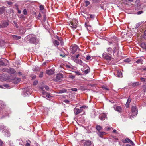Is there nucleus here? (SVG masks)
I'll list each match as a JSON object with an SVG mask.
<instances>
[{
	"label": "nucleus",
	"mask_w": 146,
	"mask_h": 146,
	"mask_svg": "<svg viewBox=\"0 0 146 146\" xmlns=\"http://www.w3.org/2000/svg\"><path fill=\"white\" fill-rule=\"evenodd\" d=\"M79 56V54H77L76 56H72L71 57V59L76 63L81 65H82L83 64V62L81 60L78 59Z\"/></svg>",
	"instance_id": "nucleus-1"
},
{
	"label": "nucleus",
	"mask_w": 146,
	"mask_h": 146,
	"mask_svg": "<svg viewBox=\"0 0 146 146\" xmlns=\"http://www.w3.org/2000/svg\"><path fill=\"white\" fill-rule=\"evenodd\" d=\"M0 130L5 134V135L7 137L10 136V133L9 131L6 129V127L3 125H0Z\"/></svg>",
	"instance_id": "nucleus-2"
},
{
	"label": "nucleus",
	"mask_w": 146,
	"mask_h": 146,
	"mask_svg": "<svg viewBox=\"0 0 146 146\" xmlns=\"http://www.w3.org/2000/svg\"><path fill=\"white\" fill-rule=\"evenodd\" d=\"M28 38H29V41L31 43L35 44L36 40V36L33 34H30L27 36Z\"/></svg>",
	"instance_id": "nucleus-3"
},
{
	"label": "nucleus",
	"mask_w": 146,
	"mask_h": 146,
	"mask_svg": "<svg viewBox=\"0 0 146 146\" xmlns=\"http://www.w3.org/2000/svg\"><path fill=\"white\" fill-rule=\"evenodd\" d=\"M103 58L107 60H111L112 59V55L111 54L104 53L102 54Z\"/></svg>",
	"instance_id": "nucleus-4"
},
{
	"label": "nucleus",
	"mask_w": 146,
	"mask_h": 146,
	"mask_svg": "<svg viewBox=\"0 0 146 146\" xmlns=\"http://www.w3.org/2000/svg\"><path fill=\"white\" fill-rule=\"evenodd\" d=\"M78 21L76 19H74L72 21L69 23L70 25H72L71 27L73 28H76V24Z\"/></svg>",
	"instance_id": "nucleus-5"
},
{
	"label": "nucleus",
	"mask_w": 146,
	"mask_h": 146,
	"mask_svg": "<svg viewBox=\"0 0 146 146\" xmlns=\"http://www.w3.org/2000/svg\"><path fill=\"white\" fill-rule=\"evenodd\" d=\"M131 111L133 116H135L137 114V110L135 106H133L131 108Z\"/></svg>",
	"instance_id": "nucleus-6"
},
{
	"label": "nucleus",
	"mask_w": 146,
	"mask_h": 146,
	"mask_svg": "<svg viewBox=\"0 0 146 146\" xmlns=\"http://www.w3.org/2000/svg\"><path fill=\"white\" fill-rule=\"evenodd\" d=\"M116 41L115 42V44H114V47L113 48V54L114 55V54L117 53H118L119 51V47L118 46V45L117 43H116Z\"/></svg>",
	"instance_id": "nucleus-7"
},
{
	"label": "nucleus",
	"mask_w": 146,
	"mask_h": 146,
	"mask_svg": "<svg viewBox=\"0 0 146 146\" xmlns=\"http://www.w3.org/2000/svg\"><path fill=\"white\" fill-rule=\"evenodd\" d=\"M83 109L81 108V107H80L79 109L77 108L76 107L74 109V113L76 115H78L82 111Z\"/></svg>",
	"instance_id": "nucleus-8"
},
{
	"label": "nucleus",
	"mask_w": 146,
	"mask_h": 146,
	"mask_svg": "<svg viewBox=\"0 0 146 146\" xmlns=\"http://www.w3.org/2000/svg\"><path fill=\"white\" fill-rule=\"evenodd\" d=\"M5 71L9 74H13L15 73L16 72L15 70L13 68H10L9 69H7Z\"/></svg>",
	"instance_id": "nucleus-9"
},
{
	"label": "nucleus",
	"mask_w": 146,
	"mask_h": 146,
	"mask_svg": "<svg viewBox=\"0 0 146 146\" xmlns=\"http://www.w3.org/2000/svg\"><path fill=\"white\" fill-rule=\"evenodd\" d=\"M23 94L25 96H27L31 94V93L29 91V89L28 88H26L24 89L23 92Z\"/></svg>",
	"instance_id": "nucleus-10"
},
{
	"label": "nucleus",
	"mask_w": 146,
	"mask_h": 146,
	"mask_svg": "<svg viewBox=\"0 0 146 146\" xmlns=\"http://www.w3.org/2000/svg\"><path fill=\"white\" fill-rule=\"evenodd\" d=\"M114 110L119 113H121L122 112V108L121 106H114Z\"/></svg>",
	"instance_id": "nucleus-11"
},
{
	"label": "nucleus",
	"mask_w": 146,
	"mask_h": 146,
	"mask_svg": "<svg viewBox=\"0 0 146 146\" xmlns=\"http://www.w3.org/2000/svg\"><path fill=\"white\" fill-rule=\"evenodd\" d=\"M9 25V23L8 21H5L3 22L2 25L0 24V28H3L6 27Z\"/></svg>",
	"instance_id": "nucleus-12"
},
{
	"label": "nucleus",
	"mask_w": 146,
	"mask_h": 146,
	"mask_svg": "<svg viewBox=\"0 0 146 146\" xmlns=\"http://www.w3.org/2000/svg\"><path fill=\"white\" fill-rule=\"evenodd\" d=\"M63 78V75L61 74H58L56 76V80L57 81H60Z\"/></svg>",
	"instance_id": "nucleus-13"
},
{
	"label": "nucleus",
	"mask_w": 146,
	"mask_h": 146,
	"mask_svg": "<svg viewBox=\"0 0 146 146\" xmlns=\"http://www.w3.org/2000/svg\"><path fill=\"white\" fill-rule=\"evenodd\" d=\"M79 48L77 45H74L72 47V52L73 53H74Z\"/></svg>",
	"instance_id": "nucleus-14"
},
{
	"label": "nucleus",
	"mask_w": 146,
	"mask_h": 146,
	"mask_svg": "<svg viewBox=\"0 0 146 146\" xmlns=\"http://www.w3.org/2000/svg\"><path fill=\"white\" fill-rule=\"evenodd\" d=\"M54 70L52 69L48 70L46 71V73L49 75H51L54 73Z\"/></svg>",
	"instance_id": "nucleus-15"
},
{
	"label": "nucleus",
	"mask_w": 146,
	"mask_h": 146,
	"mask_svg": "<svg viewBox=\"0 0 146 146\" xmlns=\"http://www.w3.org/2000/svg\"><path fill=\"white\" fill-rule=\"evenodd\" d=\"M89 19H88V20H86L85 23V25L87 27V29L88 30H89V29H90L91 27V26L89 24Z\"/></svg>",
	"instance_id": "nucleus-16"
},
{
	"label": "nucleus",
	"mask_w": 146,
	"mask_h": 146,
	"mask_svg": "<svg viewBox=\"0 0 146 146\" xmlns=\"http://www.w3.org/2000/svg\"><path fill=\"white\" fill-rule=\"evenodd\" d=\"M97 134L100 137L103 138V135H106V133L104 132L98 131L97 133Z\"/></svg>",
	"instance_id": "nucleus-17"
},
{
	"label": "nucleus",
	"mask_w": 146,
	"mask_h": 146,
	"mask_svg": "<svg viewBox=\"0 0 146 146\" xmlns=\"http://www.w3.org/2000/svg\"><path fill=\"white\" fill-rule=\"evenodd\" d=\"M99 118L102 121L105 120L106 118V115L105 113L99 116Z\"/></svg>",
	"instance_id": "nucleus-18"
},
{
	"label": "nucleus",
	"mask_w": 146,
	"mask_h": 146,
	"mask_svg": "<svg viewBox=\"0 0 146 146\" xmlns=\"http://www.w3.org/2000/svg\"><path fill=\"white\" fill-rule=\"evenodd\" d=\"M11 36L13 40H19L21 38V37L19 36H17L12 35Z\"/></svg>",
	"instance_id": "nucleus-19"
},
{
	"label": "nucleus",
	"mask_w": 146,
	"mask_h": 146,
	"mask_svg": "<svg viewBox=\"0 0 146 146\" xmlns=\"http://www.w3.org/2000/svg\"><path fill=\"white\" fill-rule=\"evenodd\" d=\"M116 41V43H117V40L115 39V38H112L111 40V41H108V44L109 45H110L111 44H113L114 45L115 44V42H115Z\"/></svg>",
	"instance_id": "nucleus-20"
},
{
	"label": "nucleus",
	"mask_w": 146,
	"mask_h": 146,
	"mask_svg": "<svg viewBox=\"0 0 146 146\" xmlns=\"http://www.w3.org/2000/svg\"><path fill=\"white\" fill-rule=\"evenodd\" d=\"M124 142L125 143H129L132 145H133L134 144L133 142L131 140L128 138L125 139V140L124 141Z\"/></svg>",
	"instance_id": "nucleus-21"
},
{
	"label": "nucleus",
	"mask_w": 146,
	"mask_h": 146,
	"mask_svg": "<svg viewBox=\"0 0 146 146\" xmlns=\"http://www.w3.org/2000/svg\"><path fill=\"white\" fill-rule=\"evenodd\" d=\"M131 99L129 97L128 99L127 102L125 104V106L126 108H128L129 107V103L131 102Z\"/></svg>",
	"instance_id": "nucleus-22"
},
{
	"label": "nucleus",
	"mask_w": 146,
	"mask_h": 146,
	"mask_svg": "<svg viewBox=\"0 0 146 146\" xmlns=\"http://www.w3.org/2000/svg\"><path fill=\"white\" fill-rule=\"evenodd\" d=\"M46 19H42V20H41L42 24L44 25H47L48 24V20H46Z\"/></svg>",
	"instance_id": "nucleus-23"
},
{
	"label": "nucleus",
	"mask_w": 146,
	"mask_h": 146,
	"mask_svg": "<svg viewBox=\"0 0 146 146\" xmlns=\"http://www.w3.org/2000/svg\"><path fill=\"white\" fill-rule=\"evenodd\" d=\"M91 145V141H86L84 143V146H90Z\"/></svg>",
	"instance_id": "nucleus-24"
},
{
	"label": "nucleus",
	"mask_w": 146,
	"mask_h": 146,
	"mask_svg": "<svg viewBox=\"0 0 146 146\" xmlns=\"http://www.w3.org/2000/svg\"><path fill=\"white\" fill-rule=\"evenodd\" d=\"M96 128L98 132L100 131L102 129V127L100 125H97L96 127Z\"/></svg>",
	"instance_id": "nucleus-25"
},
{
	"label": "nucleus",
	"mask_w": 146,
	"mask_h": 146,
	"mask_svg": "<svg viewBox=\"0 0 146 146\" xmlns=\"http://www.w3.org/2000/svg\"><path fill=\"white\" fill-rule=\"evenodd\" d=\"M137 1H136L135 4V8L137 9H139L141 8V5L139 4V5L137 4Z\"/></svg>",
	"instance_id": "nucleus-26"
},
{
	"label": "nucleus",
	"mask_w": 146,
	"mask_h": 146,
	"mask_svg": "<svg viewBox=\"0 0 146 146\" xmlns=\"http://www.w3.org/2000/svg\"><path fill=\"white\" fill-rule=\"evenodd\" d=\"M53 44L56 46H58L60 44L59 42L57 40H55L53 41Z\"/></svg>",
	"instance_id": "nucleus-27"
},
{
	"label": "nucleus",
	"mask_w": 146,
	"mask_h": 146,
	"mask_svg": "<svg viewBox=\"0 0 146 146\" xmlns=\"http://www.w3.org/2000/svg\"><path fill=\"white\" fill-rule=\"evenodd\" d=\"M143 60L141 58L138 59V60L135 62L137 64L140 63L141 64H143Z\"/></svg>",
	"instance_id": "nucleus-28"
},
{
	"label": "nucleus",
	"mask_w": 146,
	"mask_h": 146,
	"mask_svg": "<svg viewBox=\"0 0 146 146\" xmlns=\"http://www.w3.org/2000/svg\"><path fill=\"white\" fill-rule=\"evenodd\" d=\"M5 44L4 41L2 40H0V47L4 46Z\"/></svg>",
	"instance_id": "nucleus-29"
},
{
	"label": "nucleus",
	"mask_w": 146,
	"mask_h": 146,
	"mask_svg": "<svg viewBox=\"0 0 146 146\" xmlns=\"http://www.w3.org/2000/svg\"><path fill=\"white\" fill-rule=\"evenodd\" d=\"M67 91V90L66 89H64L60 90H59L58 93L61 94L63 93L66 92Z\"/></svg>",
	"instance_id": "nucleus-30"
},
{
	"label": "nucleus",
	"mask_w": 146,
	"mask_h": 146,
	"mask_svg": "<svg viewBox=\"0 0 146 146\" xmlns=\"http://www.w3.org/2000/svg\"><path fill=\"white\" fill-rule=\"evenodd\" d=\"M5 11L4 8L2 7L0 8V14H3Z\"/></svg>",
	"instance_id": "nucleus-31"
},
{
	"label": "nucleus",
	"mask_w": 146,
	"mask_h": 146,
	"mask_svg": "<svg viewBox=\"0 0 146 146\" xmlns=\"http://www.w3.org/2000/svg\"><path fill=\"white\" fill-rule=\"evenodd\" d=\"M107 51L109 54H110L112 53V49L111 47H109L107 48Z\"/></svg>",
	"instance_id": "nucleus-32"
},
{
	"label": "nucleus",
	"mask_w": 146,
	"mask_h": 146,
	"mask_svg": "<svg viewBox=\"0 0 146 146\" xmlns=\"http://www.w3.org/2000/svg\"><path fill=\"white\" fill-rule=\"evenodd\" d=\"M141 47L144 49H146V44L144 43H142L141 44Z\"/></svg>",
	"instance_id": "nucleus-33"
},
{
	"label": "nucleus",
	"mask_w": 146,
	"mask_h": 146,
	"mask_svg": "<svg viewBox=\"0 0 146 146\" xmlns=\"http://www.w3.org/2000/svg\"><path fill=\"white\" fill-rule=\"evenodd\" d=\"M31 143V142L29 140H27V143L25 144V146H30Z\"/></svg>",
	"instance_id": "nucleus-34"
},
{
	"label": "nucleus",
	"mask_w": 146,
	"mask_h": 146,
	"mask_svg": "<svg viewBox=\"0 0 146 146\" xmlns=\"http://www.w3.org/2000/svg\"><path fill=\"white\" fill-rule=\"evenodd\" d=\"M139 85V82H135L134 83H133L132 84V86L134 87H135L136 86H138Z\"/></svg>",
	"instance_id": "nucleus-35"
},
{
	"label": "nucleus",
	"mask_w": 146,
	"mask_h": 146,
	"mask_svg": "<svg viewBox=\"0 0 146 146\" xmlns=\"http://www.w3.org/2000/svg\"><path fill=\"white\" fill-rule=\"evenodd\" d=\"M74 72L77 75L79 76L81 75V73L80 71H74Z\"/></svg>",
	"instance_id": "nucleus-36"
},
{
	"label": "nucleus",
	"mask_w": 146,
	"mask_h": 146,
	"mask_svg": "<svg viewBox=\"0 0 146 146\" xmlns=\"http://www.w3.org/2000/svg\"><path fill=\"white\" fill-rule=\"evenodd\" d=\"M140 79L142 82H145L146 80V78H144L143 77H141L140 78Z\"/></svg>",
	"instance_id": "nucleus-37"
},
{
	"label": "nucleus",
	"mask_w": 146,
	"mask_h": 146,
	"mask_svg": "<svg viewBox=\"0 0 146 146\" xmlns=\"http://www.w3.org/2000/svg\"><path fill=\"white\" fill-rule=\"evenodd\" d=\"M85 3L86 6V7H87V6H88V5H89V4H90V2L88 1H85Z\"/></svg>",
	"instance_id": "nucleus-38"
},
{
	"label": "nucleus",
	"mask_w": 146,
	"mask_h": 146,
	"mask_svg": "<svg viewBox=\"0 0 146 146\" xmlns=\"http://www.w3.org/2000/svg\"><path fill=\"white\" fill-rule=\"evenodd\" d=\"M90 72L89 69H87L85 70L84 71V73L86 74H87Z\"/></svg>",
	"instance_id": "nucleus-39"
},
{
	"label": "nucleus",
	"mask_w": 146,
	"mask_h": 146,
	"mask_svg": "<svg viewBox=\"0 0 146 146\" xmlns=\"http://www.w3.org/2000/svg\"><path fill=\"white\" fill-rule=\"evenodd\" d=\"M13 25L15 27H16L17 28H18V26L17 24V23L15 21H14L13 22Z\"/></svg>",
	"instance_id": "nucleus-40"
},
{
	"label": "nucleus",
	"mask_w": 146,
	"mask_h": 146,
	"mask_svg": "<svg viewBox=\"0 0 146 146\" xmlns=\"http://www.w3.org/2000/svg\"><path fill=\"white\" fill-rule=\"evenodd\" d=\"M124 61L125 62H127V63H129L130 62V60L129 58H127L126 59H125L124 60Z\"/></svg>",
	"instance_id": "nucleus-41"
},
{
	"label": "nucleus",
	"mask_w": 146,
	"mask_h": 146,
	"mask_svg": "<svg viewBox=\"0 0 146 146\" xmlns=\"http://www.w3.org/2000/svg\"><path fill=\"white\" fill-rule=\"evenodd\" d=\"M23 13L24 15H27V9H24L23 11Z\"/></svg>",
	"instance_id": "nucleus-42"
},
{
	"label": "nucleus",
	"mask_w": 146,
	"mask_h": 146,
	"mask_svg": "<svg viewBox=\"0 0 146 146\" xmlns=\"http://www.w3.org/2000/svg\"><path fill=\"white\" fill-rule=\"evenodd\" d=\"M5 65V64L3 62V61L1 60L0 61V66H4Z\"/></svg>",
	"instance_id": "nucleus-43"
},
{
	"label": "nucleus",
	"mask_w": 146,
	"mask_h": 146,
	"mask_svg": "<svg viewBox=\"0 0 146 146\" xmlns=\"http://www.w3.org/2000/svg\"><path fill=\"white\" fill-rule=\"evenodd\" d=\"M112 137L113 138V139L115 140V141H117L118 140V138H117L116 136H112Z\"/></svg>",
	"instance_id": "nucleus-44"
},
{
	"label": "nucleus",
	"mask_w": 146,
	"mask_h": 146,
	"mask_svg": "<svg viewBox=\"0 0 146 146\" xmlns=\"http://www.w3.org/2000/svg\"><path fill=\"white\" fill-rule=\"evenodd\" d=\"M38 83V82L37 80H35L33 82V84L34 85H36Z\"/></svg>",
	"instance_id": "nucleus-45"
},
{
	"label": "nucleus",
	"mask_w": 146,
	"mask_h": 146,
	"mask_svg": "<svg viewBox=\"0 0 146 146\" xmlns=\"http://www.w3.org/2000/svg\"><path fill=\"white\" fill-rule=\"evenodd\" d=\"M69 78H70L71 79H73L75 78V76L74 75H69Z\"/></svg>",
	"instance_id": "nucleus-46"
},
{
	"label": "nucleus",
	"mask_w": 146,
	"mask_h": 146,
	"mask_svg": "<svg viewBox=\"0 0 146 146\" xmlns=\"http://www.w3.org/2000/svg\"><path fill=\"white\" fill-rule=\"evenodd\" d=\"M44 8V6L42 5H40V9L41 10H43Z\"/></svg>",
	"instance_id": "nucleus-47"
},
{
	"label": "nucleus",
	"mask_w": 146,
	"mask_h": 146,
	"mask_svg": "<svg viewBox=\"0 0 146 146\" xmlns=\"http://www.w3.org/2000/svg\"><path fill=\"white\" fill-rule=\"evenodd\" d=\"M117 75L118 77H120L122 75V73L121 72H119L117 73Z\"/></svg>",
	"instance_id": "nucleus-48"
},
{
	"label": "nucleus",
	"mask_w": 146,
	"mask_h": 146,
	"mask_svg": "<svg viewBox=\"0 0 146 146\" xmlns=\"http://www.w3.org/2000/svg\"><path fill=\"white\" fill-rule=\"evenodd\" d=\"M44 88L47 91H48L49 89V87L47 86H44Z\"/></svg>",
	"instance_id": "nucleus-49"
},
{
	"label": "nucleus",
	"mask_w": 146,
	"mask_h": 146,
	"mask_svg": "<svg viewBox=\"0 0 146 146\" xmlns=\"http://www.w3.org/2000/svg\"><path fill=\"white\" fill-rule=\"evenodd\" d=\"M143 90L145 92L146 91V85H144L143 86Z\"/></svg>",
	"instance_id": "nucleus-50"
},
{
	"label": "nucleus",
	"mask_w": 146,
	"mask_h": 146,
	"mask_svg": "<svg viewBox=\"0 0 146 146\" xmlns=\"http://www.w3.org/2000/svg\"><path fill=\"white\" fill-rule=\"evenodd\" d=\"M64 102L66 104H69V101L67 99L65 100Z\"/></svg>",
	"instance_id": "nucleus-51"
},
{
	"label": "nucleus",
	"mask_w": 146,
	"mask_h": 146,
	"mask_svg": "<svg viewBox=\"0 0 146 146\" xmlns=\"http://www.w3.org/2000/svg\"><path fill=\"white\" fill-rule=\"evenodd\" d=\"M143 37L144 38L146 39V30L144 32V35L143 36Z\"/></svg>",
	"instance_id": "nucleus-52"
},
{
	"label": "nucleus",
	"mask_w": 146,
	"mask_h": 146,
	"mask_svg": "<svg viewBox=\"0 0 146 146\" xmlns=\"http://www.w3.org/2000/svg\"><path fill=\"white\" fill-rule=\"evenodd\" d=\"M3 145V141L0 139V146H2Z\"/></svg>",
	"instance_id": "nucleus-53"
},
{
	"label": "nucleus",
	"mask_w": 146,
	"mask_h": 146,
	"mask_svg": "<svg viewBox=\"0 0 146 146\" xmlns=\"http://www.w3.org/2000/svg\"><path fill=\"white\" fill-rule=\"evenodd\" d=\"M71 90L72 91H76L77 90V89L76 88H73L71 89Z\"/></svg>",
	"instance_id": "nucleus-54"
},
{
	"label": "nucleus",
	"mask_w": 146,
	"mask_h": 146,
	"mask_svg": "<svg viewBox=\"0 0 146 146\" xmlns=\"http://www.w3.org/2000/svg\"><path fill=\"white\" fill-rule=\"evenodd\" d=\"M90 58L91 57L90 56H89V55H88L86 57V59L87 60H89L90 59Z\"/></svg>",
	"instance_id": "nucleus-55"
},
{
	"label": "nucleus",
	"mask_w": 146,
	"mask_h": 146,
	"mask_svg": "<svg viewBox=\"0 0 146 146\" xmlns=\"http://www.w3.org/2000/svg\"><path fill=\"white\" fill-rule=\"evenodd\" d=\"M140 25L139 23H137L135 25V28H137Z\"/></svg>",
	"instance_id": "nucleus-56"
},
{
	"label": "nucleus",
	"mask_w": 146,
	"mask_h": 146,
	"mask_svg": "<svg viewBox=\"0 0 146 146\" xmlns=\"http://www.w3.org/2000/svg\"><path fill=\"white\" fill-rule=\"evenodd\" d=\"M3 86L6 88H8L9 87V85L7 84H4L3 85Z\"/></svg>",
	"instance_id": "nucleus-57"
},
{
	"label": "nucleus",
	"mask_w": 146,
	"mask_h": 146,
	"mask_svg": "<svg viewBox=\"0 0 146 146\" xmlns=\"http://www.w3.org/2000/svg\"><path fill=\"white\" fill-rule=\"evenodd\" d=\"M42 93L43 94L46 95V94H48L44 90L42 91Z\"/></svg>",
	"instance_id": "nucleus-58"
},
{
	"label": "nucleus",
	"mask_w": 146,
	"mask_h": 146,
	"mask_svg": "<svg viewBox=\"0 0 146 146\" xmlns=\"http://www.w3.org/2000/svg\"><path fill=\"white\" fill-rule=\"evenodd\" d=\"M46 96L49 98H50L51 97V96H50L49 94H46Z\"/></svg>",
	"instance_id": "nucleus-59"
},
{
	"label": "nucleus",
	"mask_w": 146,
	"mask_h": 146,
	"mask_svg": "<svg viewBox=\"0 0 146 146\" xmlns=\"http://www.w3.org/2000/svg\"><path fill=\"white\" fill-rule=\"evenodd\" d=\"M36 78V76L35 75H33L32 76V78L33 79H34Z\"/></svg>",
	"instance_id": "nucleus-60"
},
{
	"label": "nucleus",
	"mask_w": 146,
	"mask_h": 146,
	"mask_svg": "<svg viewBox=\"0 0 146 146\" xmlns=\"http://www.w3.org/2000/svg\"><path fill=\"white\" fill-rule=\"evenodd\" d=\"M95 16L94 15H91L90 17L91 18H93L95 17Z\"/></svg>",
	"instance_id": "nucleus-61"
},
{
	"label": "nucleus",
	"mask_w": 146,
	"mask_h": 146,
	"mask_svg": "<svg viewBox=\"0 0 146 146\" xmlns=\"http://www.w3.org/2000/svg\"><path fill=\"white\" fill-rule=\"evenodd\" d=\"M43 76V73L42 72H41L40 74L39 75V77H42Z\"/></svg>",
	"instance_id": "nucleus-62"
},
{
	"label": "nucleus",
	"mask_w": 146,
	"mask_h": 146,
	"mask_svg": "<svg viewBox=\"0 0 146 146\" xmlns=\"http://www.w3.org/2000/svg\"><path fill=\"white\" fill-rule=\"evenodd\" d=\"M102 88L104 89H105L106 90H109L108 89V88H106V87L105 86H103L102 87Z\"/></svg>",
	"instance_id": "nucleus-63"
},
{
	"label": "nucleus",
	"mask_w": 146,
	"mask_h": 146,
	"mask_svg": "<svg viewBox=\"0 0 146 146\" xmlns=\"http://www.w3.org/2000/svg\"><path fill=\"white\" fill-rule=\"evenodd\" d=\"M143 13V11H139L137 12V13L138 14H140L142 13Z\"/></svg>",
	"instance_id": "nucleus-64"
}]
</instances>
